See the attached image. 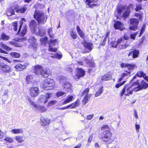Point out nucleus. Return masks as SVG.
<instances>
[{"mask_svg":"<svg viewBox=\"0 0 148 148\" xmlns=\"http://www.w3.org/2000/svg\"><path fill=\"white\" fill-rule=\"evenodd\" d=\"M109 126L107 125H104L101 128L102 132V138L103 141L108 144L112 141L111 138L112 133L110 131Z\"/></svg>","mask_w":148,"mask_h":148,"instance_id":"f257e3e1","label":"nucleus"},{"mask_svg":"<svg viewBox=\"0 0 148 148\" xmlns=\"http://www.w3.org/2000/svg\"><path fill=\"white\" fill-rule=\"evenodd\" d=\"M34 71L36 74L41 75L45 78L47 77L50 73V70L47 69H43L40 65L34 66Z\"/></svg>","mask_w":148,"mask_h":148,"instance_id":"f03ea898","label":"nucleus"},{"mask_svg":"<svg viewBox=\"0 0 148 148\" xmlns=\"http://www.w3.org/2000/svg\"><path fill=\"white\" fill-rule=\"evenodd\" d=\"M34 16L38 23L44 24L47 20V16L43 12L39 10H36Z\"/></svg>","mask_w":148,"mask_h":148,"instance_id":"7ed1b4c3","label":"nucleus"},{"mask_svg":"<svg viewBox=\"0 0 148 148\" xmlns=\"http://www.w3.org/2000/svg\"><path fill=\"white\" fill-rule=\"evenodd\" d=\"M132 86H137L134 88L133 90L135 92H137L143 89H146L148 87V84L143 80H142L139 83V81L137 80L136 82L132 84Z\"/></svg>","mask_w":148,"mask_h":148,"instance_id":"20e7f679","label":"nucleus"},{"mask_svg":"<svg viewBox=\"0 0 148 148\" xmlns=\"http://www.w3.org/2000/svg\"><path fill=\"white\" fill-rule=\"evenodd\" d=\"M54 85V81L52 79H47L42 82L40 86L44 90H48L53 89Z\"/></svg>","mask_w":148,"mask_h":148,"instance_id":"39448f33","label":"nucleus"},{"mask_svg":"<svg viewBox=\"0 0 148 148\" xmlns=\"http://www.w3.org/2000/svg\"><path fill=\"white\" fill-rule=\"evenodd\" d=\"M129 29L131 30L136 31L138 29L137 26L139 21L136 18H132L130 20Z\"/></svg>","mask_w":148,"mask_h":148,"instance_id":"423d86ee","label":"nucleus"},{"mask_svg":"<svg viewBox=\"0 0 148 148\" xmlns=\"http://www.w3.org/2000/svg\"><path fill=\"white\" fill-rule=\"evenodd\" d=\"M133 86L132 85L129 87H127V86H125L123 88L121 94V96H123L124 94L126 96H129L130 95L132 94L134 88L132 89V88Z\"/></svg>","mask_w":148,"mask_h":148,"instance_id":"0eeeda50","label":"nucleus"},{"mask_svg":"<svg viewBox=\"0 0 148 148\" xmlns=\"http://www.w3.org/2000/svg\"><path fill=\"white\" fill-rule=\"evenodd\" d=\"M51 93H47L45 95H41L39 97L38 102L39 103L45 104L47 103L48 99L50 98L51 96Z\"/></svg>","mask_w":148,"mask_h":148,"instance_id":"6e6552de","label":"nucleus"},{"mask_svg":"<svg viewBox=\"0 0 148 148\" xmlns=\"http://www.w3.org/2000/svg\"><path fill=\"white\" fill-rule=\"evenodd\" d=\"M85 71L81 68L76 69V74L74 76V78L75 79H78L80 77L84 76L85 74Z\"/></svg>","mask_w":148,"mask_h":148,"instance_id":"1a4fd4ad","label":"nucleus"},{"mask_svg":"<svg viewBox=\"0 0 148 148\" xmlns=\"http://www.w3.org/2000/svg\"><path fill=\"white\" fill-rule=\"evenodd\" d=\"M57 40H53L51 39L49 40V51L52 52H56L57 51V49L56 48L52 47V46L55 45L57 43Z\"/></svg>","mask_w":148,"mask_h":148,"instance_id":"9d476101","label":"nucleus"},{"mask_svg":"<svg viewBox=\"0 0 148 148\" xmlns=\"http://www.w3.org/2000/svg\"><path fill=\"white\" fill-rule=\"evenodd\" d=\"M115 29L119 30L121 31H123L125 28L123 27V24L119 21H116L114 25Z\"/></svg>","mask_w":148,"mask_h":148,"instance_id":"9b49d317","label":"nucleus"},{"mask_svg":"<svg viewBox=\"0 0 148 148\" xmlns=\"http://www.w3.org/2000/svg\"><path fill=\"white\" fill-rule=\"evenodd\" d=\"M30 95L32 97H36L40 92L39 89L36 87L30 88Z\"/></svg>","mask_w":148,"mask_h":148,"instance_id":"f8f14e48","label":"nucleus"},{"mask_svg":"<svg viewBox=\"0 0 148 148\" xmlns=\"http://www.w3.org/2000/svg\"><path fill=\"white\" fill-rule=\"evenodd\" d=\"M29 101L31 105H33L34 107L36 108L37 109H38L41 112H43L46 110V109L45 107L40 106H36L35 103L34 101H32L30 98L29 99Z\"/></svg>","mask_w":148,"mask_h":148,"instance_id":"ddd939ff","label":"nucleus"},{"mask_svg":"<svg viewBox=\"0 0 148 148\" xmlns=\"http://www.w3.org/2000/svg\"><path fill=\"white\" fill-rule=\"evenodd\" d=\"M0 69L5 72H10L11 70V68L9 65L2 62H0Z\"/></svg>","mask_w":148,"mask_h":148,"instance_id":"4468645a","label":"nucleus"},{"mask_svg":"<svg viewBox=\"0 0 148 148\" xmlns=\"http://www.w3.org/2000/svg\"><path fill=\"white\" fill-rule=\"evenodd\" d=\"M37 23L34 20H31L29 23V27L31 30L34 33H36Z\"/></svg>","mask_w":148,"mask_h":148,"instance_id":"2eb2a0df","label":"nucleus"},{"mask_svg":"<svg viewBox=\"0 0 148 148\" xmlns=\"http://www.w3.org/2000/svg\"><path fill=\"white\" fill-rule=\"evenodd\" d=\"M121 66L122 68H127L129 70H133L134 67H136L135 64H127L122 63L121 65Z\"/></svg>","mask_w":148,"mask_h":148,"instance_id":"dca6fc26","label":"nucleus"},{"mask_svg":"<svg viewBox=\"0 0 148 148\" xmlns=\"http://www.w3.org/2000/svg\"><path fill=\"white\" fill-rule=\"evenodd\" d=\"M26 67V65L25 63H19L15 66V68L18 71H20L25 69Z\"/></svg>","mask_w":148,"mask_h":148,"instance_id":"f3484780","label":"nucleus"},{"mask_svg":"<svg viewBox=\"0 0 148 148\" xmlns=\"http://www.w3.org/2000/svg\"><path fill=\"white\" fill-rule=\"evenodd\" d=\"M82 44L85 48L89 50V51H88V52H89L91 51L92 49V43L85 41L82 43Z\"/></svg>","mask_w":148,"mask_h":148,"instance_id":"a211bd4d","label":"nucleus"},{"mask_svg":"<svg viewBox=\"0 0 148 148\" xmlns=\"http://www.w3.org/2000/svg\"><path fill=\"white\" fill-rule=\"evenodd\" d=\"M125 41V40L123 38H121L118 40L116 42H114L111 43L112 46V47L116 48L117 46L120 43H121Z\"/></svg>","mask_w":148,"mask_h":148,"instance_id":"6ab92c4d","label":"nucleus"},{"mask_svg":"<svg viewBox=\"0 0 148 148\" xmlns=\"http://www.w3.org/2000/svg\"><path fill=\"white\" fill-rule=\"evenodd\" d=\"M126 6L127 10L123 14V17L125 18L127 17L129 15L130 12L129 9L130 8H132L133 7V5L132 4H131L129 5V6L126 5Z\"/></svg>","mask_w":148,"mask_h":148,"instance_id":"aec40b11","label":"nucleus"},{"mask_svg":"<svg viewBox=\"0 0 148 148\" xmlns=\"http://www.w3.org/2000/svg\"><path fill=\"white\" fill-rule=\"evenodd\" d=\"M50 120L49 119H45L43 117H41L40 119V123L43 126L47 125L49 123Z\"/></svg>","mask_w":148,"mask_h":148,"instance_id":"412c9836","label":"nucleus"},{"mask_svg":"<svg viewBox=\"0 0 148 148\" xmlns=\"http://www.w3.org/2000/svg\"><path fill=\"white\" fill-rule=\"evenodd\" d=\"M125 72V73H123L121 77L119 79V82H120L123 79H124V78L125 79L127 78L128 77L130 76V72H128L127 71H126Z\"/></svg>","mask_w":148,"mask_h":148,"instance_id":"4be33fe9","label":"nucleus"},{"mask_svg":"<svg viewBox=\"0 0 148 148\" xmlns=\"http://www.w3.org/2000/svg\"><path fill=\"white\" fill-rule=\"evenodd\" d=\"M80 101L77 99L74 103L67 106L68 108H76L79 105Z\"/></svg>","mask_w":148,"mask_h":148,"instance_id":"5701e85b","label":"nucleus"},{"mask_svg":"<svg viewBox=\"0 0 148 148\" xmlns=\"http://www.w3.org/2000/svg\"><path fill=\"white\" fill-rule=\"evenodd\" d=\"M16 9L14 8L13 7H12L9 9L6 12L7 15L8 16H11L14 14V11Z\"/></svg>","mask_w":148,"mask_h":148,"instance_id":"b1692460","label":"nucleus"},{"mask_svg":"<svg viewBox=\"0 0 148 148\" xmlns=\"http://www.w3.org/2000/svg\"><path fill=\"white\" fill-rule=\"evenodd\" d=\"M126 8V6L120 5L117 6V11L118 14H120L122 12L123 10Z\"/></svg>","mask_w":148,"mask_h":148,"instance_id":"393cba45","label":"nucleus"},{"mask_svg":"<svg viewBox=\"0 0 148 148\" xmlns=\"http://www.w3.org/2000/svg\"><path fill=\"white\" fill-rule=\"evenodd\" d=\"M91 96V95L90 94H87L86 95L82 101V103L84 105H85L88 102V99Z\"/></svg>","mask_w":148,"mask_h":148,"instance_id":"a878e982","label":"nucleus"},{"mask_svg":"<svg viewBox=\"0 0 148 148\" xmlns=\"http://www.w3.org/2000/svg\"><path fill=\"white\" fill-rule=\"evenodd\" d=\"M10 37L9 36L6 35L4 33H2L0 39L4 41H7L9 40Z\"/></svg>","mask_w":148,"mask_h":148,"instance_id":"bb28decb","label":"nucleus"},{"mask_svg":"<svg viewBox=\"0 0 148 148\" xmlns=\"http://www.w3.org/2000/svg\"><path fill=\"white\" fill-rule=\"evenodd\" d=\"M66 99L64 100V102L63 103V104H65L71 102L73 98V97L72 96H67Z\"/></svg>","mask_w":148,"mask_h":148,"instance_id":"cd10ccee","label":"nucleus"},{"mask_svg":"<svg viewBox=\"0 0 148 148\" xmlns=\"http://www.w3.org/2000/svg\"><path fill=\"white\" fill-rule=\"evenodd\" d=\"M97 1V0H86V3L87 5L89 6V8H93L94 7V6L93 4L90 5V3L92 2H96Z\"/></svg>","mask_w":148,"mask_h":148,"instance_id":"c85d7f7f","label":"nucleus"},{"mask_svg":"<svg viewBox=\"0 0 148 148\" xmlns=\"http://www.w3.org/2000/svg\"><path fill=\"white\" fill-rule=\"evenodd\" d=\"M28 41L32 44H35L37 41V40L34 37L32 36L29 37L28 40Z\"/></svg>","mask_w":148,"mask_h":148,"instance_id":"c756f323","label":"nucleus"},{"mask_svg":"<svg viewBox=\"0 0 148 148\" xmlns=\"http://www.w3.org/2000/svg\"><path fill=\"white\" fill-rule=\"evenodd\" d=\"M133 53V56L134 58L138 57L139 54V51L137 49H134L132 51Z\"/></svg>","mask_w":148,"mask_h":148,"instance_id":"7c9ffc66","label":"nucleus"},{"mask_svg":"<svg viewBox=\"0 0 148 148\" xmlns=\"http://www.w3.org/2000/svg\"><path fill=\"white\" fill-rule=\"evenodd\" d=\"M11 132L14 134H17L18 133H22L23 131L21 129H14L11 130Z\"/></svg>","mask_w":148,"mask_h":148,"instance_id":"2f4dec72","label":"nucleus"},{"mask_svg":"<svg viewBox=\"0 0 148 148\" xmlns=\"http://www.w3.org/2000/svg\"><path fill=\"white\" fill-rule=\"evenodd\" d=\"M136 75L139 77H143L144 79L145 77L146 76V74L143 71H139L137 72Z\"/></svg>","mask_w":148,"mask_h":148,"instance_id":"473e14b6","label":"nucleus"},{"mask_svg":"<svg viewBox=\"0 0 148 148\" xmlns=\"http://www.w3.org/2000/svg\"><path fill=\"white\" fill-rule=\"evenodd\" d=\"M45 34V32L44 30L39 28L38 29V32L36 33L37 35L40 36H44Z\"/></svg>","mask_w":148,"mask_h":148,"instance_id":"72a5a7b5","label":"nucleus"},{"mask_svg":"<svg viewBox=\"0 0 148 148\" xmlns=\"http://www.w3.org/2000/svg\"><path fill=\"white\" fill-rule=\"evenodd\" d=\"M111 76L109 74H107L102 76L101 78V80L102 81H107L110 79Z\"/></svg>","mask_w":148,"mask_h":148,"instance_id":"f704fd0d","label":"nucleus"},{"mask_svg":"<svg viewBox=\"0 0 148 148\" xmlns=\"http://www.w3.org/2000/svg\"><path fill=\"white\" fill-rule=\"evenodd\" d=\"M109 32H107V33L106 35L104 37V38L102 42L101 45H104L105 44L107 40L108 39V42H109Z\"/></svg>","mask_w":148,"mask_h":148,"instance_id":"c9c22d12","label":"nucleus"},{"mask_svg":"<svg viewBox=\"0 0 148 148\" xmlns=\"http://www.w3.org/2000/svg\"><path fill=\"white\" fill-rule=\"evenodd\" d=\"M27 10V8L24 6L16 10V11L17 12H19L20 13H23L25 12Z\"/></svg>","mask_w":148,"mask_h":148,"instance_id":"e433bc0d","label":"nucleus"},{"mask_svg":"<svg viewBox=\"0 0 148 148\" xmlns=\"http://www.w3.org/2000/svg\"><path fill=\"white\" fill-rule=\"evenodd\" d=\"M10 55L13 57L18 58L20 57V54L17 52H12L10 53Z\"/></svg>","mask_w":148,"mask_h":148,"instance_id":"4c0bfd02","label":"nucleus"},{"mask_svg":"<svg viewBox=\"0 0 148 148\" xmlns=\"http://www.w3.org/2000/svg\"><path fill=\"white\" fill-rule=\"evenodd\" d=\"M63 86L65 88L69 89L71 88V85L70 83L66 82L63 84Z\"/></svg>","mask_w":148,"mask_h":148,"instance_id":"58836bf2","label":"nucleus"},{"mask_svg":"<svg viewBox=\"0 0 148 148\" xmlns=\"http://www.w3.org/2000/svg\"><path fill=\"white\" fill-rule=\"evenodd\" d=\"M125 42V41L124 42H122L121 43H120L121 44L119 46V47H118V49H124L126 48L127 47H128V45H127L125 44H123V43H124ZM126 42V41H125V42Z\"/></svg>","mask_w":148,"mask_h":148,"instance_id":"ea45409f","label":"nucleus"},{"mask_svg":"<svg viewBox=\"0 0 148 148\" xmlns=\"http://www.w3.org/2000/svg\"><path fill=\"white\" fill-rule=\"evenodd\" d=\"M47 38L45 36L44 38H41L40 41L42 44L45 45L47 42Z\"/></svg>","mask_w":148,"mask_h":148,"instance_id":"a19ab883","label":"nucleus"},{"mask_svg":"<svg viewBox=\"0 0 148 148\" xmlns=\"http://www.w3.org/2000/svg\"><path fill=\"white\" fill-rule=\"evenodd\" d=\"M23 136H17L15 137V140L18 143H21L23 141Z\"/></svg>","mask_w":148,"mask_h":148,"instance_id":"79ce46f5","label":"nucleus"},{"mask_svg":"<svg viewBox=\"0 0 148 148\" xmlns=\"http://www.w3.org/2000/svg\"><path fill=\"white\" fill-rule=\"evenodd\" d=\"M103 91V87H100L96 93L95 96L97 97L99 96L101 94Z\"/></svg>","mask_w":148,"mask_h":148,"instance_id":"37998d69","label":"nucleus"},{"mask_svg":"<svg viewBox=\"0 0 148 148\" xmlns=\"http://www.w3.org/2000/svg\"><path fill=\"white\" fill-rule=\"evenodd\" d=\"M23 29L21 32V35L22 36H24L26 33L27 29L26 27V26L25 25L23 27Z\"/></svg>","mask_w":148,"mask_h":148,"instance_id":"c03bdc74","label":"nucleus"},{"mask_svg":"<svg viewBox=\"0 0 148 148\" xmlns=\"http://www.w3.org/2000/svg\"><path fill=\"white\" fill-rule=\"evenodd\" d=\"M10 42L11 44L13 45L15 47H22V45L21 44L15 42Z\"/></svg>","mask_w":148,"mask_h":148,"instance_id":"a18cd8bd","label":"nucleus"},{"mask_svg":"<svg viewBox=\"0 0 148 148\" xmlns=\"http://www.w3.org/2000/svg\"><path fill=\"white\" fill-rule=\"evenodd\" d=\"M26 79L28 84H29L33 81V77L32 75H28L26 77Z\"/></svg>","mask_w":148,"mask_h":148,"instance_id":"49530a36","label":"nucleus"},{"mask_svg":"<svg viewBox=\"0 0 148 148\" xmlns=\"http://www.w3.org/2000/svg\"><path fill=\"white\" fill-rule=\"evenodd\" d=\"M48 33L50 38H53L54 35L53 34V32L51 29H48Z\"/></svg>","mask_w":148,"mask_h":148,"instance_id":"de8ad7c7","label":"nucleus"},{"mask_svg":"<svg viewBox=\"0 0 148 148\" xmlns=\"http://www.w3.org/2000/svg\"><path fill=\"white\" fill-rule=\"evenodd\" d=\"M127 56V58L129 60H132L134 58L133 56V53H132V51H131L129 52Z\"/></svg>","mask_w":148,"mask_h":148,"instance_id":"09e8293b","label":"nucleus"},{"mask_svg":"<svg viewBox=\"0 0 148 148\" xmlns=\"http://www.w3.org/2000/svg\"><path fill=\"white\" fill-rule=\"evenodd\" d=\"M65 92L60 91L56 93V95L57 97H59L63 95L65 96Z\"/></svg>","mask_w":148,"mask_h":148,"instance_id":"8fccbe9b","label":"nucleus"},{"mask_svg":"<svg viewBox=\"0 0 148 148\" xmlns=\"http://www.w3.org/2000/svg\"><path fill=\"white\" fill-rule=\"evenodd\" d=\"M136 8L135 10L136 11H138L139 10H141L142 9V6L141 4L137 3L136 4Z\"/></svg>","mask_w":148,"mask_h":148,"instance_id":"3c124183","label":"nucleus"},{"mask_svg":"<svg viewBox=\"0 0 148 148\" xmlns=\"http://www.w3.org/2000/svg\"><path fill=\"white\" fill-rule=\"evenodd\" d=\"M71 36L72 38L73 39H75L77 38V35L73 31H72L71 32Z\"/></svg>","mask_w":148,"mask_h":148,"instance_id":"603ef678","label":"nucleus"},{"mask_svg":"<svg viewBox=\"0 0 148 148\" xmlns=\"http://www.w3.org/2000/svg\"><path fill=\"white\" fill-rule=\"evenodd\" d=\"M146 28V25H143V26L142 27L141 30L140 31V35L139 36V37H140L143 34V33L145 28Z\"/></svg>","mask_w":148,"mask_h":148,"instance_id":"864d4df0","label":"nucleus"},{"mask_svg":"<svg viewBox=\"0 0 148 148\" xmlns=\"http://www.w3.org/2000/svg\"><path fill=\"white\" fill-rule=\"evenodd\" d=\"M5 140H6V141L9 143H12L13 140L12 138L9 137H7L5 139Z\"/></svg>","mask_w":148,"mask_h":148,"instance_id":"5fc2aeb1","label":"nucleus"},{"mask_svg":"<svg viewBox=\"0 0 148 148\" xmlns=\"http://www.w3.org/2000/svg\"><path fill=\"white\" fill-rule=\"evenodd\" d=\"M80 37L82 38H84V34L82 30L77 32Z\"/></svg>","mask_w":148,"mask_h":148,"instance_id":"6e6d98bb","label":"nucleus"},{"mask_svg":"<svg viewBox=\"0 0 148 148\" xmlns=\"http://www.w3.org/2000/svg\"><path fill=\"white\" fill-rule=\"evenodd\" d=\"M89 89L88 88H87L83 91L81 95V96H83L85 95L88 94L89 92Z\"/></svg>","mask_w":148,"mask_h":148,"instance_id":"4d7b16f0","label":"nucleus"},{"mask_svg":"<svg viewBox=\"0 0 148 148\" xmlns=\"http://www.w3.org/2000/svg\"><path fill=\"white\" fill-rule=\"evenodd\" d=\"M126 81H124L122 82L119 83L116 85L115 87L116 88H118L121 86L123 85L126 82Z\"/></svg>","mask_w":148,"mask_h":148,"instance_id":"13d9d810","label":"nucleus"},{"mask_svg":"<svg viewBox=\"0 0 148 148\" xmlns=\"http://www.w3.org/2000/svg\"><path fill=\"white\" fill-rule=\"evenodd\" d=\"M14 28V30L15 31H17V23L16 22H15L12 23Z\"/></svg>","mask_w":148,"mask_h":148,"instance_id":"bf43d9fd","label":"nucleus"},{"mask_svg":"<svg viewBox=\"0 0 148 148\" xmlns=\"http://www.w3.org/2000/svg\"><path fill=\"white\" fill-rule=\"evenodd\" d=\"M138 33V32H136L134 34H131L130 36V38L132 39L135 40L136 36L137 35Z\"/></svg>","mask_w":148,"mask_h":148,"instance_id":"052dcab7","label":"nucleus"},{"mask_svg":"<svg viewBox=\"0 0 148 148\" xmlns=\"http://www.w3.org/2000/svg\"><path fill=\"white\" fill-rule=\"evenodd\" d=\"M3 47L7 51H10L12 49L7 45H3Z\"/></svg>","mask_w":148,"mask_h":148,"instance_id":"680f3d73","label":"nucleus"},{"mask_svg":"<svg viewBox=\"0 0 148 148\" xmlns=\"http://www.w3.org/2000/svg\"><path fill=\"white\" fill-rule=\"evenodd\" d=\"M94 116V114L90 115L87 116L86 119L87 120H90Z\"/></svg>","mask_w":148,"mask_h":148,"instance_id":"e2e57ef3","label":"nucleus"},{"mask_svg":"<svg viewBox=\"0 0 148 148\" xmlns=\"http://www.w3.org/2000/svg\"><path fill=\"white\" fill-rule=\"evenodd\" d=\"M65 80V79L64 77H61L60 78V82L61 83L64 82Z\"/></svg>","mask_w":148,"mask_h":148,"instance_id":"0e129e2a","label":"nucleus"},{"mask_svg":"<svg viewBox=\"0 0 148 148\" xmlns=\"http://www.w3.org/2000/svg\"><path fill=\"white\" fill-rule=\"evenodd\" d=\"M93 135L92 134H90L89 137L88 139V142H90L92 139Z\"/></svg>","mask_w":148,"mask_h":148,"instance_id":"69168bd1","label":"nucleus"},{"mask_svg":"<svg viewBox=\"0 0 148 148\" xmlns=\"http://www.w3.org/2000/svg\"><path fill=\"white\" fill-rule=\"evenodd\" d=\"M56 101L54 100H53L51 101L50 102H49V105H54L55 104V103L56 102Z\"/></svg>","mask_w":148,"mask_h":148,"instance_id":"338daca9","label":"nucleus"},{"mask_svg":"<svg viewBox=\"0 0 148 148\" xmlns=\"http://www.w3.org/2000/svg\"><path fill=\"white\" fill-rule=\"evenodd\" d=\"M114 143H112V144L111 145V146H112V147H111L110 148H109V146L107 145V148H116V147L115 145H113Z\"/></svg>","mask_w":148,"mask_h":148,"instance_id":"774afa93","label":"nucleus"}]
</instances>
